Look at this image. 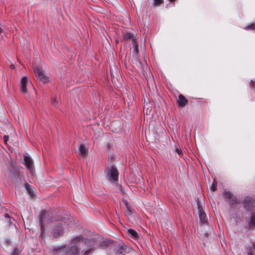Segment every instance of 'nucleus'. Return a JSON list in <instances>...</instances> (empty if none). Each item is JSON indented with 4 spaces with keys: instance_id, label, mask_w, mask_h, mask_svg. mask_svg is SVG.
Wrapping results in <instances>:
<instances>
[{
    "instance_id": "nucleus-23",
    "label": "nucleus",
    "mask_w": 255,
    "mask_h": 255,
    "mask_svg": "<svg viewBox=\"0 0 255 255\" xmlns=\"http://www.w3.org/2000/svg\"><path fill=\"white\" fill-rule=\"evenodd\" d=\"M24 187H25V189L26 190V191H28V192L33 191L32 187L28 184H24Z\"/></svg>"
},
{
    "instance_id": "nucleus-5",
    "label": "nucleus",
    "mask_w": 255,
    "mask_h": 255,
    "mask_svg": "<svg viewBox=\"0 0 255 255\" xmlns=\"http://www.w3.org/2000/svg\"><path fill=\"white\" fill-rule=\"evenodd\" d=\"M34 71L37 78L41 82L44 83L50 82V78L44 73L41 68L35 67L34 68Z\"/></svg>"
},
{
    "instance_id": "nucleus-8",
    "label": "nucleus",
    "mask_w": 255,
    "mask_h": 255,
    "mask_svg": "<svg viewBox=\"0 0 255 255\" xmlns=\"http://www.w3.org/2000/svg\"><path fill=\"white\" fill-rule=\"evenodd\" d=\"M64 230V226L61 223H57L53 228L52 234L54 237H58Z\"/></svg>"
},
{
    "instance_id": "nucleus-17",
    "label": "nucleus",
    "mask_w": 255,
    "mask_h": 255,
    "mask_svg": "<svg viewBox=\"0 0 255 255\" xmlns=\"http://www.w3.org/2000/svg\"><path fill=\"white\" fill-rule=\"evenodd\" d=\"M124 39L125 40L131 39L132 41V44L134 42H137L133 35L130 33H127L125 34L124 35Z\"/></svg>"
},
{
    "instance_id": "nucleus-20",
    "label": "nucleus",
    "mask_w": 255,
    "mask_h": 255,
    "mask_svg": "<svg viewBox=\"0 0 255 255\" xmlns=\"http://www.w3.org/2000/svg\"><path fill=\"white\" fill-rule=\"evenodd\" d=\"M125 209V214L127 217H128L132 214L133 211L130 206H128V208H126Z\"/></svg>"
},
{
    "instance_id": "nucleus-29",
    "label": "nucleus",
    "mask_w": 255,
    "mask_h": 255,
    "mask_svg": "<svg viewBox=\"0 0 255 255\" xmlns=\"http://www.w3.org/2000/svg\"><path fill=\"white\" fill-rule=\"evenodd\" d=\"M251 86L253 89H255V81L253 82V81H251Z\"/></svg>"
},
{
    "instance_id": "nucleus-31",
    "label": "nucleus",
    "mask_w": 255,
    "mask_h": 255,
    "mask_svg": "<svg viewBox=\"0 0 255 255\" xmlns=\"http://www.w3.org/2000/svg\"><path fill=\"white\" fill-rule=\"evenodd\" d=\"M211 189H212V190H216V186H215V185H214V184H212V185Z\"/></svg>"
},
{
    "instance_id": "nucleus-26",
    "label": "nucleus",
    "mask_w": 255,
    "mask_h": 255,
    "mask_svg": "<svg viewBox=\"0 0 255 255\" xmlns=\"http://www.w3.org/2000/svg\"><path fill=\"white\" fill-rule=\"evenodd\" d=\"M10 255H18V253L16 248H14Z\"/></svg>"
},
{
    "instance_id": "nucleus-7",
    "label": "nucleus",
    "mask_w": 255,
    "mask_h": 255,
    "mask_svg": "<svg viewBox=\"0 0 255 255\" xmlns=\"http://www.w3.org/2000/svg\"><path fill=\"white\" fill-rule=\"evenodd\" d=\"M133 53L132 54V60L137 66L140 65V62L138 58V44L137 42H134L132 45Z\"/></svg>"
},
{
    "instance_id": "nucleus-30",
    "label": "nucleus",
    "mask_w": 255,
    "mask_h": 255,
    "mask_svg": "<svg viewBox=\"0 0 255 255\" xmlns=\"http://www.w3.org/2000/svg\"><path fill=\"white\" fill-rule=\"evenodd\" d=\"M176 152L179 154V155L181 153V150L178 148H176Z\"/></svg>"
},
{
    "instance_id": "nucleus-24",
    "label": "nucleus",
    "mask_w": 255,
    "mask_h": 255,
    "mask_svg": "<svg viewBox=\"0 0 255 255\" xmlns=\"http://www.w3.org/2000/svg\"><path fill=\"white\" fill-rule=\"evenodd\" d=\"M163 2V0H153V3L156 6L159 5Z\"/></svg>"
},
{
    "instance_id": "nucleus-34",
    "label": "nucleus",
    "mask_w": 255,
    "mask_h": 255,
    "mask_svg": "<svg viewBox=\"0 0 255 255\" xmlns=\"http://www.w3.org/2000/svg\"><path fill=\"white\" fill-rule=\"evenodd\" d=\"M169 0L170 1H171V2H172V1H175V0Z\"/></svg>"
},
{
    "instance_id": "nucleus-4",
    "label": "nucleus",
    "mask_w": 255,
    "mask_h": 255,
    "mask_svg": "<svg viewBox=\"0 0 255 255\" xmlns=\"http://www.w3.org/2000/svg\"><path fill=\"white\" fill-rule=\"evenodd\" d=\"M119 173L114 167H111L106 171V178L112 183H115L118 179Z\"/></svg>"
},
{
    "instance_id": "nucleus-33",
    "label": "nucleus",
    "mask_w": 255,
    "mask_h": 255,
    "mask_svg": "<svg viewBox=\"0 0 255 255\" xmlns=\"http://www.w3.org/2000/svg\"><path fill=\"white\" fill-rule=\"evenodd\" d=\"M4 216L5 218H9V216L8 214H5Z\"/></svg>"
},
{
    "instance_id": "nucleus-25",
    "label": "nucleus",
    "mask_w": 255,
    "mask_h": 255,
    "mask_svg": "<svg viewBox=\"0 0 255 255\" xmlns=\"http://www.w3.org/2000/svg\"><path fill=\"white\" fill-rule=\"evenodd\" d=\"M255 27L254 24L252 23L250 24L249 26H247L245 29H254Z\"/></svg>"
},
{
    "instance_id": "nucleus-18",
    "label": "nucleus",
    "mask_w": 255,
    "mask_h": 255,
    "mask_svg": "<svg viewBox=\"0 0 255 255\" xmlns=\"http://www.w3.org/2000/svg\"><path fill=\"white\" fill-rule=\"evenodd\" d=\"M128 233L131 237L133 238L134 239H136L138 238L137 233L133 229H128Z\"/></svg>"
},
{
    "instance_id": "nucleus-12",
    "label": "nucleus",
    "mask_w": 255,
    "mask_h": 255,
    "mask_svg": "<svg viewBox=\"0 0 255 255\" xmlns=\"http://www.w3.org/2000/svg\"><path fill=\"white\" fill-rule=\"evenodd\" d=\"M28 83V79L27 77H23L21 78L20 83V89L23 93H27V90L26 89V85Z\"/></svg>"
},
{
    "instance_id": "nucleus-15",
    "label": "nucleus",
    "mask_w": 255,
    "mask_h": 255,
    "mask_svg": "<svg viewBox=\"0 0 255 255\" xmlns=\"http://www.w3.org/2000/svg\"><path fill=\"white\" fill-rule=\"evenodd\" d=\"M187 102V100L185 98V97L182 95H180L178 97V103L179 106L180 107H184Z\"/></svg>"
},
{
    "instance_id": "nucleus-32",
    "label": "nucleus",
    "mask_w": 255,
    "mask_h": 255,
    "mask_svg": "<svg viewBox=\"0 0 255 255\" xmlns=\"http://www.w3.org/2000/svg\"><path fill=\"white\" fill-rule=\"evenodd\" d=\"M2 32V29L0 26V35L1 34Z\"/></svg>"
},
{
    "instance_id": "nucleus-3",
    "label": "nucleus",
    "mask_w": 255,
    "mask_h": 255,
    "mask_svg": "<svg viewBox=\"0 0 255 255\" xmlns=\"http://www.w3.org/2000/svg\"><path fill=\"white\" fill-rule=\"evenodd\" d=\"M198 217L200 222L204 224L207 220V217L204 211V204L199 198L196 199Z\"/></svg>"
},
{
    "instance_id": "nucleus-13",
    "label": "nucleus",
    "mask_w": 255,
    "mask_h": 255,
    "mask_svg": "<svg viewBox=\"0 0 255 255\" xmlns=\"http://www.w3.org/2000/svg\"><path fill=\"white\" fill-rule=\"evenodd\" d=\"M47 215V212L45 211H42L40 212L39 216V222L41 227V231L42 232L44 228L43 220Z\"/></svg>"
},
{
    "instance_id": "nucleus-9",
    "label": "nucleus",
    "mask_w": 255,
    "mask_h": 255,
    "mask_svg": "<svg viewBox=\"0 0 255 255\" xmlns=\"http://www.w3.org/2000/svg\"><path fill=\"white\" fill-rule=\"evenodd\" d=\"M223 196L228 200L229 204L231 205H234L239 201L237 198L233 197L232 192H224Z\"/></svg>"
},
{
    "instance_id": "nucleus-2",
    "label": "nucleus",
    "mask_w": 255,
    "mask_h": 255,
    "mask_svg": "<svg viewBox=\"0 0 255 255\" xmlns=\"http://www.w3.org/2000/svg\"><path fill=\"white\" fill-rule=\"evenodd\" d=\"M83 240V236L80 235L74 238L72 243L67 246H65L60 250V253L62 255H77L79 253L78 246H81V249L82 250V241Z\"/></svg>"
},
{
    "instance_id": "nucleus-27",
    "label": "nucleus",
    "mask_w": 255,
    "mask_h": 255,
    "mask_svg": "<svg viewBox=\"0 0 255 255\" xmlns=\"http://www.w3.org/2000/svg\"><path fill=\"white\" fill-rule=\"evenodd\" d=\"M28 196L30 198H32L33 196H35V195L34 192H27Z\"/></svg>"
},
{
    "instance_id": "nucleus-19",
    "label": "nucleus",
    "mask_w": 255,
    "mask_h": 255,
    "mask_svg": "<svg viewBox=\"0 0 255 255\" xmlns=\"http://www.w3.org/2000/svg\"><path fill=\"white\" fill-rule=\"evenodd\" d=\"M79 151L80 154L85 155L87 153L88 149L84 145H81L79 147Z\"/></svg>"
},
{
    "instance_id": "nucleus-16",
    "label": "nucleus",
    "mask_w": 255,
    "mask_h": 255,
    "mask_svg": "<svg viewBox=\"0 0 255 255\" xmlns=\"http://www.w3.org/2000/svg\"><path fill=\"white\" fill-rule=\"evenodd\" d=\"M248 226L249 228H252L255 227V214H253L250 217L248 223Z\"/></svg>"
},
{
    "instance_id": "nucleus-11",
    "label": "nucleus",
    "mask_w": 255,
    "mask_h": 255,
    "mask_svg": "<svg viewBox=\"0 0 255 255\" xmlns=\"http://www.w3.org/2000/svg\"><path fill=\"white\" fill-rule=\"evenodd\" d=\"M13 177L15 182L17 183V184L22 183L24 180L23 173L18 171H15L14 173H13Z\"/></svg>"
},
{
    "instance_id": "nucleus-22",
    "label": "nucleus",
    "mask_w": 255,
    "mask_h": 255,
    "mask_svg": "<svg viewBox=\"0 0 255 255\" xmlns=\"http://www.w3.org/2000/svg\"><path fill=\"white\" fill-rule=\"evenodd\" d=\"M122 205L124 208H128V201L125 199H123L122 201Z\"/></svg>"
},
{
    "instance_id": "nucleus-14",
    "label": "nucleus",
    "mask_w": 255,
    "mask_h": 255,
    "mask_svg": "<svg viewBox=\"0 0 255 255\" xmlns=\"http://www.w3.org/2000/svg\"><path fill=\"white\" fill-rule=\"evenodd\" d=\"M255 250V243L252 246H249L246 249V255H253L254 251Z\"/></svg>"
},
{
    "instance_id": "nucleus-1",
    "label": "nucleus",
    "mask_w": 255,
    "mask_h": 255,
    "mask_svg": "<svg viewBox=\"0 0 255 255\" xmlns=\"http://www.w3.org/2000/svg\"><path fill=\"white\" fill-rule=\"evenodd\" d=\"M82 255H92L94 251L99 248L105 249L107 244L105 241H100L95 238L85 239L82 241Z\"/></svg>"
},
{
    "instance_id": "nucleus-10",
    "label": "nucleus",
    "mask_w": 255,
    "mask_h": 255,
    "mask_svg": "<svg viewBox=\"0 0 255 255\" xmlns=\"http://www.w3.org/2000/svg\"><path fill=\"white\" fill-rule=\"evenodd\" d=\"M23 164L29 170H32L33 167V163L30 156H24L23 157Z\"/></svg>"
},
{
    "instance_id": "nucleus-6",
    "label": "nucleus",
    "mask_w": 255,
    "mask_h": 255,
    "mask_svg": "<svg viewBox=\"0 0 255 255\" xmlns=\"http://www.w3.org/2000/svg\"><path fill=\"white\" fill-rule=\"evenodd\" d=\"M244 207L249 211L255 210V200L251 197H246L243 201Z\"/></svg>"
},
{
    "instance_id": "nucleus-21",
    "label": "nucleus",
    "mask_w": 255,
    "mask_h": 255,
    "mask_svg": "<svg viewBox=\"0 0 255 255\" xmlns=\"http://www.w3.org/2000/svg\"><path fill=\"white\" fill-rule=\"evenodd\" d=\"M52 104L54 106L58 107L59 106V100L56 97H52Z\"/></svg>"
},
{
    "instance_id": "nucleus-28",
    "label": "nucleus",
    "mask_w": 255,
    "mask_h": 255,
    "mask_svg": "<svg viewBox=\"0 0 255 255\" xmlns=\"http://www.w3.org/2000/svg\"><path fill=\"white\" fill-rule=\"evenodd\" d=\"M8 140V136L7 135H4L3 136V141L5 144L7 143Z\"/></svg>"
}]
</instances>
